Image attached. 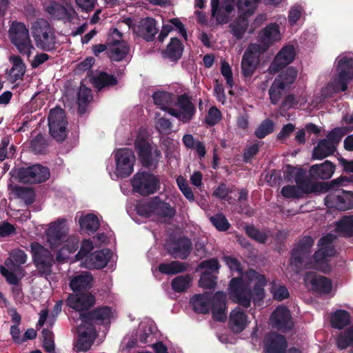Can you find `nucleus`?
Listing matches in <instances>:
<instances>
[{
  "mask_svg": "<svg viewBox=\"0 0 353 353\" xmlns=\"http://www.w3.org/2000/svg\"><path fill=\"white\" fill-rule=\"evenodd\" d=\"M346 133L347 130L345 128H337L328 134L325 140L328 141L329 143H333L334 148H336V145Z\"/></svg>",
  "mask_w": 353,
  "mask_h": 353,
  "instance_id": "13d9d810",
  "label": "nucleus"
},
{
  "mask_svg": "<svg viewBox=\"0 0 353 353\" xmlns=\"http://www.w3.org/2000/svg\"><path fill=\"white\" fill-rule=\"evenodd\" d=\"M79 320L77 322L79 339L76 344L77 352H86L92 346L96 337V332L93 326H88Z\"/></svg>",
  "mask_w": 353,
  "mask_h": 353,
  "instance_id": "5701e85b",
  "label": "nucleus"
},
{
  "mask_svg": "<svg viewBox=\"0 0 353 353\" xmlns=\"http://www.w3.org/2000/svg\"><path fill=\"white\" fill-rule=\"evenodd\" d=\"M261 52V47L257 43L249 46L241 61L242 72L245 76H250L254 72Z\"/></svg>",
  "mask_w": 353,
  "mask_h": 353,
  "instance_id": "b1692460",
  "label": "nucleus"
},
{
  "mask_svg": "<svg viewBox=\"0 0 353 353\" xmlns=\"http://www.w3.org/2000/svg\"><path fill=\"white\" fill-rule=\"evenodd\" d=\"M261 51L265 50L270 46L281 39L279 27L276 23L268 25L259 34Z\"/></svg>",
  "mask_w": 353,
  "mask_h": 353,
  "instance_id": "c85d7f7f",
  "label": "nucleus"
},
{
  "mask_svg": "<svg viewBox=\"0 0 353 353\" xmlns=\"http://www.w3.org/2000/svg\"><path fill=\"white\" fill-rule=\"evenodd\" d=\"M137 211L142 216L158 221H163L166 218H171L175 214L174 209L170 204L161 201L157 197L139 203L137 206Z\"/></svg>",
  "mask_w": 353,
  "mask_h": 353,
  "instance_id": "6e6552de",
  "label": "nucleus"
},
{
  "mask_svg": "<svg viewBox=\"0 0 353 353\" xmlns=\"http://www.w3.org/2000/svg\"><path fill=\"white\" fill-rule=\"evenodd\" d=\"M43 337V347L48 352H52L54 349L53 334L51 331L43 329L42 331Z\"/></svg>",
  "mask_w": 353,
  "mask_h": 353,
  "instance_id": "e2e57ef3",
  "label": "nucleus"
},
{
  "mask_svg": "<svg viewBox=\"0 0 353 353\" xmlns=\"http://www.w3.org/2000/svg\"><path fill=\"white\" fill-rule=\"evenodd\" d=\"M274 123L270 119L264 120L256 128L255 135L259 139H263L274 131Z\"/></svg>",
  "mask_w": 353,
  "mask_h": 353,
  "instance_id": "864d4df0",
  "label": "nucleus"
},
{
  "mask_svg": "<svg viewBox=\"0 0 353 353\" xmlns=\"http://www.w3.org/2000/svg\"><path fill=\"white\" fill-rule=\"evenodd\" d=\"M176 106V108L172 107L171 109H169L170 114L175 117L183 123L188 122L192 119L195 108L187 96H179Z\"/></svg>",
  "mask_w": 353,
  "mask_h": 353,
  "instance_id": "412c9836",
  "label": "nucleus"
},
{
  "mask_svg": "<svg viewBox=\"0 0 353 353\" xmlns=\"http://www.w3.org/2000/svg\"><path fill=\"white\" fill-rule=\"evenodd\" d=\"M94 303L95 298L90 292L71 294L67 299L68 305L76 311L87 310Z\"/></svg>",
  "mask_w": 353,
  "mask_h": 353,
  "instance_id": "c756f323",
  "label": "nucleus"
},
{
  "mask_svg": "<svg viewBox=\"0 0 353 353\" xmlns=\"http://www.w3.org/2000/svg\"><path fill=\"white\" fill-rule=\"evenodd\" d=\"M94 248L93 243L90 240L85 239L82 241L80 250L75 256L77 261H81L80 265L82 266L83 261L86 257H90V253Z\"/></svg>",
  "mask_w": 353,
  "mask_h": 353,
  "instance_id": "5fc2aeb1",
  "label": "nucleus"
},
{
  "mask_svg": "<svg viewBox=\"0 0 353 353\" xmlns=\"http://www.w3.org/2000/svg\"><path fill=\"white\" fill-rule=\"evenodd\" d=\"M285 172L288 180H294L296 185H285L281 189L282 196L286 199L299 198L305 194L313 192V184L305 178L306 172L300 168L288 165Z\"/></svg>",
  "mask_w": 353,
  "mask_h": 353,
  "instance_id": "423d86ee",
  "label": "nucleus"
},
{
  "mask_svg": "<svg viewBox=\"0 0 353 353\" xmlns=\"http://www.w3.org/2000/svg\"><path fill=\"white\" fill-rule=\"evenodd\" d=\"M271 292L275 299L282 301L288 297L289 293L285 286L274 283L271 288Z\"/></svg>",
  "mask_w": 353,
  "mask_h": 353,
  "instance_id": "680f3d73",
  "label": "nucleus"
},
{
  "mask_svg": "<svg viewBox=\"0 0 353 353\" xmlns=\"http://www.w3.org/2000/svg\"><path fill=\"white\" fill-rule=\"evenodd\" d=\"M337 75L321 90L323 98L331 97L340 91H345L347 84L353 77V58L347 54H341L336 59Z\"/></svg>",
  "mask_w": 353,
  "mask_h": 353,
  "instance_id": "20e7f679",
  "label": "nucleus"
},
{
  "mask_svg": "<svg viewBox=\"0 0 353 353\" xmlns=\"http://www.w3.org/2000/svg\"><path fill=\"white\" fill-rule=\"evenodd\" d=\"M113 317L114 312L112 309L110 307L104 306L99 307L89 314H80V319L79 321L88 326H93L92 324L93 321L100 323H109Z\"/></svg>",
  "mask_w": 353,
  "mask_h": 353,
  "instance_id": "cd10ccee",
  "label": "nucleus"
},
{
  "mask_svg": "<svg viewBox=\"0 0 353 353\" xmlns=\"http://www.w3.org/2000/svg\"><path fill=\"white\" fill-rule=\"evenodd\" d=\"M92 283V276L88 272H83L72 278L70 282V287L73 291H80L90 288Z\"/></svg>",
  "mask_w": 353,
  "mask_h": 353,
  "instance_id": "4c0bfd02",
  "label": "nucleus"
},
{
  "mask_svg": "<svg viewBox=\"0 0 353 353\" xmlns=\"http://www.w3.org/2000/svg\"><path fill=\"white\" fill-rule=\"evenodd\" d=\"M121 34L117 29L112 30L110 33L108 54L110 59L119 61L124 59L129 51V48L124 41H121Z\"/></svg>",
  "mask_w": 353,
  "mask_h": 353,
  "instance_id": "6ab92c4d",
  "label": "nucleus"
},
{
  "mask_svg": "<svg viewBox=\"0 0 353 353\" xmlns=\"http://www.w3.org/2000/svg\"><path fill=\"white\" fill-rule=\"evenodd\" d=\"M325 203L330 209L347 210L353 208V192L343 190L330 192L325 199Z\"/></svg>",
  "mask_w": 353,
  "mask_h": 353,
  "instance_id": "2eb2a0df",
  "label": "nucleus"
},
{
  "mask_svg": "<svg viewBox=\"0 0 353 353\" xmlns=\"http://www.w3.org/2000/svg\"><path fill=\"white\" fill-rule=\"evenodd\" d=\"M335 239L336 235L332 234L321 237L318 242L317 251L311 257L310 249L314 245V240L310 236H305L292 252L290 268L296 273H299L303 267L329 272L331 270L330 259L336 254L332 245Z\"/></svg>",
  "mask_w": 353,
  "mask_h": 353,
  "instance_id": "f257e3e1",
  "label": "nucleus"
},
{
  "mask_svg": "<svg viewBox=\"0 0 353 353\" xmlns=\"http://www.w3.org/2000/svg\"><path fill=\"white\" fill-rule=\"evenodd\" d=\"M159 117V114H156V128L161 134H168L171 131V123L168 119Z\"/></svg>",
  "mask_w": 353,
  "mask_h": 353,
  "instance_id": "052dcab7",
  "label": "nucleus"
},
{
  "mask_svg": "<svg viewBox=\"0 0 353 353\" xmlns=\"http://www.w3.org/2000/svg\"><path fill=\"white\" fill-rule=\"evenodd\" d=\"M335 148L333 143H329V141L325 139L322 140L318 143L317 146L314 148L313 158L322 159L332 154Z\"/></svg>",
  "mask_w": 353,
  "mask_h": 353,
  "instance_id": "a19ab883",
  "label": "nucleus"
},
{
  "mask_svg": "<svg viewBox=\"0 0 353 353\" xmlns=\"http://www.w3.org/2000/svg\"><path fill=\"white\" fill-rule=\"evenodd\" d=\"M210 221L216 228L221 231H224L228 229L229 223L224 216L222 214H217L210 218Z\"/></svg>",
  "mask_w": 353,
  "mask_h": 353,
  "instance_id": "69168bd1",
  "label": "nucleus"
},
{
  "mask_svg": "<svg viewBox=\"0 0 353 353\" xmlns=\"http://www.w3.org/2000/svg\"><path fill=\"white\" fill-rule=\"evenodd\" d=\"M116 162L115 174L119 177H126L133 171L135 157L130 149L123 148L114 152Z\"/></svg>",
  "mask_w": 353,
  "mask_h": 353,
  "instance_id": "dca6fc26",
  "label": "nucleus"
},
{
  "mask_svg": "<svg viewBox=\"0 0 353 353\" xmlns=\"http://www.w3.org/2000/svg\"><path fill=\"white\" fill-rule=\"evenodd\" d=\"M246 232L249 236L260 243H264L267 239V234L265 232H260L253 226H248Z\"/></svg>",
  "mask_w": 353,
  "mask_h": 353,
  "instance_id": "774afa93",
  "label": "nucleus"
},
{
  "mask_svg": "<svg viewBox=\"0 0 353 353\" xmlns=\"http://www.w3.org/2000/svg\"><path fill=\"white\" fill-rule=\"evenodd\" d=\"M148 137V131L141 128L139 131L134 143L139 157L145 167L154 165L161 157V152L157 147L151 145L147 141Z\"/></svg>",
  "mask_w": 353,
  "mask_h": 353,
  "instance_id": "1a4fd4ad",
  "label": "nucleus"
},
{
  "mask_svg": "<svg viewBox=\"0 0 353 353\" xmlns=\"http://www.w3.org/2000/svg\"><path fill=\"white\" fill-rule=\"evenodd\" d=\"M176 183L178 185L179 188L183 194V195L185 196V198L189 201H194V196L192 190L188 185L187 180L182 176H179L176 179Z\"/></svg>",
  "mask_w": 353,
  "mask_h": 353,
  "instance_id": "4d7b16f0",
  "label": "nucleus"
},
{
  "mask_svg": "<svg viewBox=\"0 0 353 353\" xmlns=\"http://www.w3.org/2000/svg\"><path fill=\"white\" fill-rule=\"evenodd\" d=\"M350 314L344 310H337L330 316V323L332 327L341 330L350 323Z\"/></svg>",
  "mask_w": 353,
  "mask_h": 353,
  "instance_id": "58836bf2",
  "label": "nucleus"
},
{
  "mask_svg": "<svg viewBox=\"0 0 353 353\" xmlns=\"http://www.w3.org/2000/svg\"><path fill=\"white\" fill-rule=\"evenodd\" d=\"M9 61L12 63V68L8 72V79L11 82H15L23 77L26 72V65L17 55L10 56Z\"/></svg>",
  "mask_w": 353,
  "mask_h": 353,
  "instance_id": "e433bc0d",
  "label": "nucleus"
},
{
  "mask_svg": "<svg viewBox=\"0 0 353 353\" xmlns=\"http://www.w3.org/2000/svg\"><path fill=\"white\" fill-rule=\"evenodd\" d=\"M67 121L65 112L61 108H55L50 111L48 126L51 136L58 141L66 137Z\"/></svg>",
  "mask_w": 353,
  "mask_h": 353,
  "instance_id": "ddd939ff",
  "label": "nucleus"
},
{
  "mask_svg": "<svg viewBox=\"0 0 353 353\" xmlns=\"http://www.w3.org/2000/svg\"><path fill=\"white\" fill-rule=\"evenodd\" d=\"M216 277L209 272H204L202 274L199 284L200 286L204 288H213L216 285Z\"/></svg>",
  "mask_w": 353,
  "mask_h": 353,
  "instance_id": "0e129e2a",
  "label": "nucleus"
},
{
  "mask_svg": "<svg viewBox=\"0 0 353 353\" xmlns=\"http://www.w3.org/2000/svg\"><path fill=\"white\" fill-rule=\"evenodd\" d=\"M221 118L220 111L215 107H212L205 117V123L209 125L216 124Z\"/></svg>",
  "mask_w": 353,
  "mask_h": 353,
  "instance_id": "338daca9",
  "label": "nucleus"
},
{
  "mask_svg": "<svg viewBox=\"0 0 353 353\" xmlns=\"http://www.w3.org/2000/svg\"><path fill=\"white\" fill-rule=\"evenodd\" d=\"M79 222L81 229L87 233H92L99 227V219L93 214L82 216Z\"/></svg>",
  "mask_w": 353,
  "mask_h": 353,
  "instance_id": "ea45409f",
  "label": "nucleus"
},
{
  "mask_svg": "<svg viewBox=\"0 0 353 353\" xmlns=\"http://www.w3.org/2000/svg\"><path fill=\"white\" fill-rule=\"evenodd\" d=\"M159 270L166 274H174L185 270V266L183 263L172 261L169 263H161L159 266Z\"/></svg>",
  "mask_w": 353,
  "mask_h": 353,
  "instance_id": "8fccbe9b",
  "label": "nucleus"
},
{
  "mask_svg": "<svg viewBox=\"0 0 353 353\" xmlns=\"http://www.w3.org/2000/svg\"><path fill=\"white\" fill-rule=\"evenodd\" d=\"M193 309L199 313H206L212 309L213 317L219 321L226 319V294L217 292L213 296L210 293L196 294L190 300Z\"/></svg>",
  "mask_w": 353,
  "mask_h": 353,
  "instance_id": "39448f33",
  "label": "nucleus"
},
{
  "mask_svg": "<svg viewBox=\"0 0 353 353\" xmlns=\"http://www.w3.org/2000/svg\"><path fill=\"white\" fill-rule=\"evenodd\" d=\"M19 176L23 183H41L49 178L50 170L46 167L37 164L21 169L19 171Z\"/></svg>",
  "mask_w": 353,
  "mask_h": 353,
  "instance_id": "aec40b11",
  "label": "nucleus"
},
{
  "mask_svg": "<svg viewBox=\"0 0 353 353\" xmlns=\"http://www.w3.org/2000/svg\"><path fill=\"white\" fill-rule=\"evenodd\" d=\"M173 27H175L179 30V32L186 39L185 29L179 19H170L168 23L163 26L162 30H165V32L169 34L172 30Z\"/></svg>",
  "mask_w": 353,
  "mask_h": 353,
  "instance_id": "6e6d98bb",
  "label": "nucleus"
},
{
  "mask_svg": "<svg viewBox=\"0 0 353 353\" xmlns=\"http://www.w3.org/2000/svg\"><path fill=\"white\" fill-rule=\"evenodd\" d=\"M270 324L274 328L285 332L292 328L293 323L290 311L285 307H278L272 314Z\"/></svg>",
  "mask_w": 353,
  "mask_h": 353,
  "instance_id": "bb28decb",
  "label": "nucleus"
},
{
  "mask_svg": "<svg viewBox=\"0 0 353 353\" xmlns=\"http://www.w3.org/2000/svg\"><path fill=\"white\" fill-rule=\"evenodd\" d=\"M30 248L37 268L43 274H49L54 261L50 252L37 242L32 243Z\"/></svg>",
  "mask_w": 353,
  "mask_h": 353,
  "instance_id": "f3484780",
  "label": "nucleus"
},
{
  "mask_svg": "<svg viewBox=\"0 0 353 353\" xmlns=\"http://www.w3.org/2000/svg\"><path fill=\"white\" fill-rule=\"evenodd\" d=\"M335 167L332 163L325 161L321 164H316L310 168V175L314 178L327 179L332 177Z\"/></svg>",
  "mask_w": 353,
  "mask_h": 353,
  "instance_id": "c9c22d12",
  "label": "nucleus"
},
{
  "mask_svg": "<svg viewBox=\"0 0 353 353\" xmlns=\"http://www.w3.org/2000/svg\"><path fill=\"white\" fill-rule=\"evenodd\" d=\"M336 231L345 236L353 235V216H344L336 223Z\"/></svg>",
  "mask_w": 353,
  "mask_h": 353,
  "instance_id": "09e8293b",
  "label": "nucleus"
},
{
  "mask_svg": "<svg viewBox=\"0 0 353 353\" xmlns=\"http://www.w3.org/2000/svg\"><path fill=\"white\" fill-rule=\"evenodd\" d=\"M236 0H223L219 7V0H211L212 14L219 23H226L229 21L234 12Z\"/></svg>",
  "mask_w": 353,
  "mask_h": 353,
  "instance_id": "4be33fe9",
  "label": "nucleus"
},
{
  "mask_svg": "<svg viewBox=\"0 0 353 353\" xmlns=\"http://www.w3.org/2000/svg\"><path fill=\"white\" fill-rule=\"evenodd\" d=\"M166 248L174 257L184 259L190 254L191 242L188 239L183 238L176 241L167 242Z\"/></svg>",
  "mask_w": 353,
  "mask_h": 353,
  "instance_id": "2f4dec72",
  "label": "nucleus"
},
{
  "mask_svg": "<svg viewBox=\"0 0 353 353\" xmlns=\"http://www.w3.org/2000/svg\"><path fill=\"white\" fill-rule=\"evenodd\" d=\"M259 0H238L236 6L241 16L250 17L254 14Z\"/></svg>",
  "mask_w": 353,
  "mask_h": 353,
  "instance_id": "49530a36",
  "label": "nucleus"
},
{
  "mask_svg": "<svg viewBox=\"0 0 353 353\" xmlns=\"http://www.w3.org/2000/svg\"><path fill=\"white\" fill-rule=\"evenodd\" d=\"M44 7L52 17L59 19H68L75 14V12L71 6L64 7L55 1L45 3Z\"/></svg>",
  "mask_w": 353,
  "mask_h": 353,
  "instance_id": "72a5a7b5",
  "label": "nucleus"
},
{
  "mask_svg": "<svg viewBox=\"0 0 353 353\" xmlns=\"http://www.w3.org/2000/svg\"><path fill=\"white\" fill-rule=\"evenodd\" d=\"M138 339L141 344H145L153 341L154 335L151 322H141L140 323L138 331Z\"/></svg>",
  "mask_w": 353,
  "mask_h": 353,
  "instance_id": "a18cd8bd",
  "label": "nucleus"
},
{
  "mask_svg": "<svg viewBox=\"0 0 353 353\" xmlns=\"http://www.w3.org/2000/svg\"><path fill=\"white\" fill-rule=\"evenodd\" d=\"M191 283L192 278L190 276H179L172 280V288L176 292H183L190 287Z\"/></svg>",
  "mask_w": 353,
  "mask_h": 353,
  "instance_id": "3c124183",
  "label": "nucleus"
},
{
  "mask_svg": "<svg viewBox=\"0 0 353 353\" xmlns=\"http://www.w3.org/2000/svg\"><path fill=\"white\" fill-rule=\"evenodd\" d=\"M32 34L38 48L44 50H51L55 48L54 32L46 20H37L32 25Z\"/></svg>",
  "mask_w": 353,
  "mask_h": 353,
  "instance_id": "9d476101",
  "label": "nucleus"
},
{
  "mask_svg": "<svg viewBox=\"0 0 353 353\" xmlns=\"http://www.w3.org/2000/svg\"><path fill=\"white\" fill-rule=\"evenodd\" d=\"M232 32L237 38H241L247 30H249L245 17L241 16L230 24Z\"/></svg>",
  "mask_w": 353,
  "mask_h": 353,
  "instance_id": "de8ad7c7",
  "label": "nucleus"
},
{
  "mask_svg": "<svg viewBox=\"0 0 353 353\" xmlns=\"http://www.w3.org/2000/svg\"><path fill=\"white\" fill-rule=\"evenodd\" d=\"M286 347L287 343L285 338L274 332L268 334L264 340L265 353H284ZM285 353H301V352L297 349L292 348Z\"/></svg>",
  "mask_w": 353,
  "mask_h": 353,
  "instance_id": "393cba45",
  "label": "nucleus"
},
{
  "mask_svg": "<svg viewBox=\"0 0 353 353\" xmlns=\"http://www.w3.org/2000/svg\"><path fill=\"white\" fill-rule=\"evenodd\" d=\"M183 50L181 41L175 37L172 38L165 51V56L172 60H177L181 57Z\"/></svg>",
  "mask_w": 353,
  "mask_h": 353,
  "instance_id": "c03bdc74",
  "label": "nucleus"
},
{
  "mask_svg": "<svg viewBox=\"0 0 353 353\" xmlns=\"http://www.w3.org/2000/svg\"><path fill=\"white\" fill-rule=\"evenodd\" d=\"M266 279L263 275L250 270L239 278L230 281L228 289L230 298L234 302L246 307L250 305L251 300H260L263 295V286Z\"/></svg>",
  "mask_w": 353,
  "mask_h": 353,
  "instance_id": "f03ea898",
  "label": "nucleus"
},
{
  "mask_svg": "<svg viewBox=\"0 0 353 353\" xmlns=\"http://www.w3.org/2000/svg\"><path fill=\"white\" fill-rule=\"evenodd\" d=\"M27 254L21 250H12L4 266H0V272L11 285H17L24 276V270L21 265L27 261Z\"/></svg>",
  "mask_w": 353,
  "mask_h": 353,
  "instance_id": "0eeeda50",
  "label": "nucleus"
},
{
  "mask_svg": "<svg viewBox=\"0 0 353 353\" xmlns=\"http://www.w3.org/2000/svg\"><path fill=\"white\" fill-rule=\"evenodd\" d=\"M336 345L341 350L353 346V324L338 335Z\"/></svg>",
  "mask_w": 353,
  "mask_h": 353,
  "instance_id": "37998d69",
  "label": "nucleus"
},
{
  "mask_svg": "<svg viewBox=\"0 0 353 353\" xmlns=\"http://www.w3.org/2000/svg\"><path fill=\"white\" fill-rule=\"evenodd\" d=\"M305 285L307 288L321 294H328L332 290V281L323 276L316 275L314 272L307 273L304 277Z\"/></svg>",
  "mask_w": 353,
  "mask_h": 353,
  "instance_id": "a878e982",
  "label": "nucleus"
},
{
  "mask_svg": "<svg viewBox=\"0 0 353 353\" xmlns=\"http://www.w3.org/2000/svg\"><path fill=\"white\" fill-rule=\"evenodd\" d=\"M133 190L141 195H148L155 192L159 187L157 178L148 172H139L131 181Z\"/></svg>",
  "mask_w": 353,
  "mask_h": 353,
  "instance_id": "4468645a",
  "label": "nucleus"
},
{
  "mask_svg": "<svg viewBox=\"0 0 353 353\" xmlns=\"http://www.w3.org/2000/svg\"><path fill=\"white\" fill-rule=\"evenodd\" d=\"M67 232L65 219H58L50 223L46 230V241L51 249L60 248L57 254V260L59 262L66 261L78 248V239L74 236L66 237Z\"/></svg>",
  "mask_w": 353,
  "mask_h": 353,
  "instance_id": "7ed1b4c3",
  "label": "nucleus"
},
{
  "mask_svg": "<svg viewBox=\"0 0 353 353\" xmlns=\"http://www.w3.org/2000/svg\"><path fill=\"white\" fill-rule=\"evenodd\" d=\"M229 323L234 332H241L248 325V318L244 311L237 307L231 312Z\"/></svg>",
  "mask_w": 353,
  "mask_h": 353,
  "instance_id": "f704fd0d",
  "label": "nucleus"
},
{
  "mask_svg": "<svg viewBox=\"0 0 353 353\" xmlns=\"http://www.w3.org/2000/svg\"><path fill=\"white\" fill-rule=\"evenodd\" d=\"M122 25H126L129 28H132L136 34L148 41L152 40L157 33L155 21L151 18L143 19L139 21V24L134 26H132V20L127 18L120 23V27Z\"/></svg>",
  "mask_w": 353,
  "mask_h": 353,
  "instance_id": "a211bd4d",
  "label": "nucleus"
},
{
  "mask_svg": "<svg viewBox=\"0 0 353 353\" xmlns=\"http://www.w3.org/2000/svg\"><path fill=\"white\" fill-rule=\"evenodd\" d=\"M9 36L12 43L16 46L19 52L29 57L34 46L26 26L22 23L13 22L9 30Z\"/></svg>",
  "mask_w": 353,
  "mask_h": 353,
  "instance_id": "9b49d317",
  "label": "nucleus"
},
{
  "mask_svg": "<svg viewBox=\"0 0 353 353\" xmlns=\"http://www.w3.org/2000/svg\"><path fill=\"white\" fill-rule=\"evenodd\" d=\"M117 82L116 79L112 75H109L105 72H101L97 77L92 79L94 85L98 89L114 85Z\"/></svg>",
  "mask_w": 353,
  "mask_h": 353,
  "instance_id": "603ef678",
  "label": "nucleus"
},
{
  "mask_svg": "<svg viewBox=\"0 0 353 353\" xmlns=\"http://www.w3.org/2000/svg\"><path fill=\"white\" fill-rule=\"evenodd\" d=\"M152 98L155 105L169 113L172 103V96L170 93L158 91L153 94Z\"/></svg>",
  "mask_w": 353,
  "mask_h": 353,
  "instance_id": "79ce46f5",
  "label": "nucleus"
},
{
  "mask_svg": "<svg viewBox=\"0 0 353 353\" xmlns=\"http://www.w3.org/2000/svg\"><path fill=\"white\" fill-rule=\"evenodd\" d=\"M296 76V70L290 67L275 79L269 90L270 99L273 104L279 102L285 91L294 82Z\"/></svg>",
  "mask_w": 353,
  "mask_h": 353,
  "instance_id": "f8f14e48",
  "label": "nucleus"
},
{
  "mask_svg": "<svg viewBox=\"0 0 353 353\" xmlns=\"http://www.w3.org/2000/svg\"><path fill=\"white\" fill-rule=\"evenodd\" d=\"M109 250H102L91 253L82 263V267L86 268H102L106 265L111 257Z\"/></svg>",
  "mask_w": 353,
  "mask_h": 353,
  "instance_id": "7c9ffc66",
  "label": "nucleus"
},
{
  "mask_svg": "<svg viewBox=\"0 0 353 353\" xmlns=\"http://www.w3.org/2000/svg\"><path fill=\"white\" fill-rule=\"evenodd\" d=\"M18 196L26 204H30L34 200V193L30 188H19L17 190Z\"/></svg>",
  "mask_w": 353,
  "mask_h": 353,
  "instance_id": "bf43d9fd",
  "label": "nucleus"
},
{
  "mask_svg": "<svg viewBox=\"0 0 353 353\" xmlns=\"http://www.w3.org/2000/svg\"><path fill=\"white\" fill-rule=\"evenodd\" d=\"M294 48L290 46H285L277 54L270 69L273 71H276L279 68L290 63L294 60Z\"/></svg>",
  "mask_w": 353,
  "mask_h": 353,
  "instance_id": "473e14b6",
  "label": "nucleus"
}]
</instances>
